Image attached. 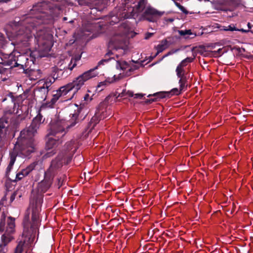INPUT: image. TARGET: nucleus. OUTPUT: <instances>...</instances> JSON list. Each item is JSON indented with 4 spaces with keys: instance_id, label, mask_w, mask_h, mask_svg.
I'll use <instances>...</instances> for the list:
<instances>
[{
    "instance_id": "f257e3e1",
    "label": "nucleus",
    "mask_w": 253,
    "mask_h": 253,
    "mask_svg": "<svg viewBox=\"0 0 253 253\" xmlns=\"http://www.w3.org/2000/svg\"><path fill=\"white\" fill-rule=\"evenodd\" d=\"M56 9L51 7L50 4L43 1L33 5L29 13L19 21L20 27L17 36H23L29 39L33 35L38 37V41L41 45L40 50L46 54L51 49L52 34L47 33L44 35V29L42 30L43 24H52L56 15Z\"/></svg>"
},
{
    "instance_id": "f03ea898",
    "label": "nucleus",
    "mask_w": 253,
    "mask_h": 253,
    "mask_svg": "<svg viewBox=\"0 0 253 253\" xmlns=\"http://www.w3.org/2000/svg\"><path fill=\"white\" fill-rule=\"evenodd\" d=\"M73 146V142L71 141L66 143L64 152L58 156L51 162L49 168L44 173V179L38 183L37 187L33 190L30 200V208L32 209L31 229L32 232L37 229L40 224L39 213L41 211L43 201L42 194L51 186L54 175L55 170L61 168L63 164H69L72 158L73 152L76 147Z\"/></svg>"
},
{
    "instance_id": "7ed1b4c3",
    "label": "nucleus",
    "mask_w": 253,
    "mask_h": 253,
    "mask_svg": "<svg viewBox=\"0 0 253 253\" xmlns=\"http://www.w3.org/2000/svg\"><path fill=\"white\" fill-rule=\"evenodd\" d=\"M44 121V119L42 118V116L39 113L33 120V121L28 128L23 129L20 132V136L18 138L17 141L15 144V149L19 148L20 142L27 146V150H26L25 147H23L21 149V153L24 156L30 155L35 151V144L34 136L37 132L38 129L40 125Z\"/></svg>"
},
{
    "instance_id": "20e7f679",
    "label": "nucleus",
    "mask_w": 253,
    "mask_h": 253,
    "mask_svg": "<svg viewBox=\"0 0 253 253\" xmlns=\"http://www.w3.org/2000/svg\"><path fill=\"white\" fill-rule=\"evenodd\" d=\"M109 60V59H105L100 60L98 63V66L95 68L84 72L77 77L72 82L61 86L58 90L62 97H64L67 95L68 92L73 90V93L71 96L68 98H64V99L67 100L71 99L78 91L84 85L85 82L98 75V73L96 71L98 66L104 65V63L108 62Z\"/></svg>"
},
{
    "instance_id": "39448f33",
    "label": "nucleus",
    "mask_w": 253,
    "mask_h": 253,
    "mask_svg": "<svg viewBox=\"0 0 253 253\" xmlns=\"http://www.w3.org/2000/svg\"><path fill=\"white\" fill-rule=\"evenodd\" d=\"M78 115L72 114L69 121L66 122L63 120H57L52 122L50 125L48 136H55L58 139L61 138L70 128L74 126L78 121Z\"/></svg>"
},
{
    "instance_id": "423d86ee",
    "label": "nucleus",
    "mask_w": 253,
    "mask_h": 253,
    "mask_svg": "<svg viewBox=\"0 0 253 253\" xmlns=\"http://www.w3.org/2000/svg\"><path fill=\"white\" fill-rule=\"evenodd\" d=\"M5 218V215L3 213L0 222V232L5 231L4 234L1 236V240L4 246L13 239L11 235L15 232V227L14 218L11 216L8 217L6 225L4 222Z\"/></svg>"
},
{
    "instance_id": "0eeeda50",
    "label": "nucleus",
    "mask_w": 253,
    "mask_h": 253,
    "mask_svg": "<svg viewBox=\"0 0 253 253\" xmlns=\"http://www.w3.org/2000/svg\"><path fill=\"white\" fill-rule=\"evenodd\" d=\"M126 46V41L124 36H115L113 37L109 43V47L113 50L109 51L105 54L106 57L115 54L117 57L118 55L115 52L118 49H124Z\"/></svg>"
},
{
    "instance_id": "6e6552de",
    "label": "nucleus",
    "mask_w": 253,
    "mask_h": 253,
    "mask_svg": "<svg viewBox=\"0 0 253 253\" xmlns=\"http://www.w3.org/2000/svg\"><path fill=\"white\" fill-rule=\"evenodd\" d=\"M112 116V111L110 108L107 106L106 101L101 102L97 109L94 116L91 118L90 125L93 124V127L99 121Z\"/></svg>"
},
{
    "instance_id": "1a4fd4ad",
    "label": "nucleus",
    "mask_w": 253,
    "mask_h": 253,
    "mask_svg": "<svg viewBox=\"0 0 253 253\" xmlns=\"http://www.w3.org/2000/svg\"><path fill=\"white\" fill-rule=\"evenodd\" d=\"M31 237V235L28 232V229L24 226L23 239L19 242L14 253H30Z\"/></svg>"
},
{
    "instance_id": "9d476101",
    "label": "nucleus",
    "mask_w": 253,
    "mask_h": 253,
    "mask_svg": "<svg viewBox=\"0 0 253 253\" xmlns=\"http://www.w3.org/2000/svg\"><path fill=\"white\" fill-rule=\"evenodd\" d=\"M164 14V12L160 11L151 7H148L142 15V19L149 22H155Z\"/></svg>"
},
{
    "instance_id": "9b49d317",
    "label": "nucleus",
    "mask_w": 253,
    "mask_h": 253,
    "mask_svg": "<svg viewBox=\"0 0 253 253\" xmlns=\"http://www.w3.org/2000/svg\"><path fill=\"white\" fill-rule=\"evenodd\" d=\"M51 85V82L50 81H41L39 86L37 88V96L43 101L45 100Z\"/></svg>"
},
{
    "instance_id": "f8f14e48",
    "label": "nucleus",
    "mask_w": 253,
    "mask_h": 253,
    "mask_svg": "<svg viewBox=\"0 0 253 253\" xmlns=\"http://www.w3.org/2000/svg\"><path fill=\"white\" fill-rule=\"evenodd\" d=\"M48 139L46 144L47 151L43 156L44 159L50 157L55 153L54 148L57 146L60 139L56 138L55 136H48Z\"/></svg>"
},
{
    "instance_id": "ddd939ff",
    "label": "nucleus",
    "mask_w": 253,
    "mask_h": 253,
    "mask_svg": "<svg viewBox=\"0 0 253 253\" xmlns=\"http://www.w3.org/2000/svg\"><path fill=\"white\" fill-rule=\"evenodd\" d=\"M20 147L19 148L17 149L16 150L15 149V146L13 148V151L10 153V162L9 163L8 166H11V167H13V166L15 162L16 158L17 156H19L21 157H28L30 155H28L27 156H24L20 152L21 149L23 147H25L26 148V150H27V146L22 144V142H20Z\"/></svg>"
},
{
    "instance_id": "4468645a",
    "label": "nucleus",
    "mask_w": 253,
    "mask_h": 253,
    "mask_svg": "<svg viewBox=\"0 0 253 253\" xmlns=\"http://www.w3.org/2000/svg\"><path fill=\"white\" fill-rule=\"evenodd\" d=\"M38 164V162H34L27 166L25 169H23L16 174V180H20L24 177L28 175L32 171Z\"/></svg>"
},
{
    "instance_id": "2eb2a0df",
    "label": "nucleus",
    "mask_w": 253,
    "mask_h": 253,
    "mask_svg": "<svg viewBox=\"0 0 253 253\" xmlns=\"http://www.w3.org/2000/svg\"><path fill=\"white\" fill-rule=\"evenodd\" d=\"M193 59L192 58L187 57L183 60L177 66L176 69V75L179 78L184 77V71L183 67L186 66L187 63L192 62Z\"/></svg>"
},
{
    "instance_id": "dca6fc26",
    "label": "nucleus",
    "mask_w": 253,
    "mask_h": 253,
    "mask_svg": "<svg viewBox=\"0 0 253 253\" xmlns=\"http://www.w3.org/2000/svg\"><path fill=\"white\" fill-rule=\"evenodd\" d=\"M116 67L117 68H120L122 70H128L130 72L133 71L134 70L137 68V67L136 66H134V67H131L126 62L122 60H118L117 61Z\"/></svg>"
},
{
    "instance_id": "f3484780",
    "label": "nucleus",
    "mask_w": 253,
    "mask_h": 253,
    "mask_svg": "<svg viewBox=\"0 0 253 253\" xmlns=\"http://www.w3.org/2000/svg\"><path fill=\"white\" fill-rule=\"evenodd\" d=\"M62 96L58 90L53 91L52 98L51 99L50 101L46 103V106L48 107H52L53 105L57 102V101Z\"/></svg>"
},
{
    "instance_id": "a211bd4d",
    "label": "nucleus",
    "mask_w": 253,
    "mask_h": 253,
    "mask_svg": "<svg viewBox=\"0 0 253 253\" xmlns=\"http://www.w3.org/2000/svg\"><path fill=\"white\" fill-rule=\"evenodd\" d=\"M168 46V41L167 40H162L160 43L156 46V49L157 50L156 55H157L167 48Z\"/></svg>"
},
{
    "instance_id": "6ab92c4d",
    "label": "nucleus",
    "mask_w": 253,
    "mask_h": 253,
    "mask_svg": "<svg viewBox=\"0 0 253 253\" xmlns=\"http://www.w3.org/2000/svg\"><path fill=\"white\" fill-rule=\"evenodd\" d=\"M127 95L129 97H134L135 98H142L144 94L142 93H136L133 94V93L131 91H124L121 94H120L118 97H123L125 95Z\"/></svg>"
},
{
    "instance_id": "aec40b11",
    "label": "nucleus",
    "mask_w": 253,
    "mask_h": 253,
    "mask_svg": "<svg viewBox=\"0 0 253 253\" xmlns=\"http://www.w3.org/2000/svg\"><path fill=\"white\" fill-rule=\"evenodd\" d=\"M178 32L180 36H184L185 38H193L196 36V34L193 33L191 30H179Z\"/></svg>"
},
{
    "instance_id": "412c9836",
    "label": "nucleus",
    "mask_w": 253,
    "mask_h": 253,
    "mask_svg": "<svg viewBox=\"0 0 253 253\" xmlns=\"http://www.w3.org/2000/svg\"><path fill=\"white\" fill-rule=\"evenodd\" d=\"M81 58V55L76 56L74 58L71 59L70 63L69 64L68 68L70 70H72L76 66V62L79 61Z\"/></svg>"
},
{
    "instance_id": "4be33fe9",
    "label": "nucleus",
    "mask_w": 253,
    "mask_h": 253,
    "mask_svg": "<svg viewBox=\"0 0 253 253\" xmlns=\"http://www.w3.org/2000/svg\"><path fill=\"white\" fill-rule=\"evenodd\" d=\"M179 84L180 90H184L187 86V80L185 77L180 78Z\"/></svg>"
},
{
    "instance_id": "5701e85b",
    "label": "nucleus",
    "mask_w": 253,
    "mask_h": 253,
    "mask_svg": "<svg viewBox=\"0 0 253 253\" xmlns=\"http://www.w3.org/2000/svg\"><path fill=\"white\" fill-rule=\"evenodd\" d=\"M153 95L154 96H156V98H155V99H152V101H155L157 100V98H163L166 97L167 96H169V93H167V92H159V93H155V94H154Z\"/></svg>"
},
{
    "instance_id": "b1692460",
    "label": "nucleus",
    "mask_w": 253,
    "mask_h": 253,
    "mask_svg": "<svg viewBox=\"0 0 253 253\" xmlns=\"http://www.w3.org/2000/svg\"><path fill=\"white\" fill-rule=\"evenodd\" d=\"M224 31H242L243 32L245 31L243 29L238 30L235 28L234 25H230L227 26H224L222 29Z\"/></svg>"
},
{
    "instance_id": "393cba45",
    "label": "nucleus",
    "mask_w": 253,
    "mask_h": 253,
    "mask_svg": "<svg viewBox=\"0 0 253 253\" xmlns=\"http://www.w3.org/2000/svg\"><path fill=\"white\" fill-rule=\"evenodd\" d=\"M9 115L13 116V115L11 114V113H5V114L4 115V117L2 118L1 122H3V121H4L5 123L6 124H8L9 123H10V120L9 119V118L7 117V116H9Z\"/></svg>"
},
{
    "instance_id": "a878e982",
    "label": "nucleus",
    "mask_w": 253,
    "mask_h": 253,
    "mask_svg": "<svg viewBox=\"0 0 253 253\" xmlns=\"http://www.w3.org/2000/svg\"><path fill=\"white\" fill-rule=\"evenodd\" d=\"M80 5H88L90 3V0H77Z\"/></svg>"
},
{
    "instance_id": "bb28decb",
    "label": "nucleus",
    "mask_w": 253,
    "mask_h": 253,
    "mask_svg": "<svg viewBox=\"0 0 253 253\" xmlns=\"http://www.w3.org/2000/svg\"><path fill=\"white\" fill-rule=\"evenodd\" d=\"M176 6L184 13L185 14H187L188 13V11H187V10L185 9V8L184 7H183V6H182L181 5H180V3H178V2H175V3Z\"/></svg>"
},
{
    "instance_id": "cd10ccee",
    "label": "nucleus",
    "mask_w": 253,
    "mask_h": 253,
    "mask_svg": "<svg viewBox=\"0 0 253 253\" xmlns=\"http://www.w3.org/2000/svg\"><path fill=\"white\" fill-rule=\"evenodd\" d=\"M65 177V175H63L59 178H57V180H58L57 186H58V188H59L62 186L63 182H64Z\"/></svg>"
},
{
    "instance_id": "c85d7f7f",
    "label": "nucleus",
    "mask_w": 253,
    "mask_h": 253,
    "mask_svg": "<svg viewBox=\"0 0 253 253\" xmlns=\"http://www.w3.org/2000/svg\"><path fill=\"white\" fill-rule=\"evenodd\" d=\"M5 43V40L3 36L0 34V49L4 46Z\"/></svg>"
},
{
    "instance_id": "c756f323",
    "label": "nucleus",
    "mask_w": 253,
    "mask_h": 253,
    "mask_svg": "<svg viewBox=\"0 0 253 253\" xmlns=\"http://www.w3.org/2000/svg\"><path fill=\"white\" fill-rule=\"evenodd\" d=\"M4 126H0V151L1 150V148L3 145V143L1 141V135L3 133V129L4 128Z\"/></svg>"
},
{
    "instance_id": "7c9ffc66",
    "label": "nucleus",
    "mask_w": 253,
    "mask_h": 253,
    "mask_svg": "<svg viewBox=\"0 0 253 253\" xmlns=\"http://www.w3.org/2000/svg\"><path fill=\"white\" fill-rule=\"evenodd\" d=\"M181 91L180 89H177V88H174L173 89H172L171 90V92L173 94H175V95H178L181 92Z\"/></svg>"
},
{
    "instance_id": "2f4dec72",
    "label": "nucleus",
    "mask_w": 253,
    "mask_h": 253,
    "mask_svg": "<svg viewBox=\"0 0 253 253\" xmlns=\"http://www.w3.org/2000/svg\"><path fill=\"white\" fill-rule=\"evenodd\" d=\"M144 7L143 5V2L142 1H140L138 2L137 4V9L139 11H140L141 10V8L142 9Z\"/></svg>"
},
{
    "instance_id": "473e14b6",
    "label": "nucleus",
    "mask_w": 253,
    "mask_h": 253,
    "mask_svg": "<svg viewBox=\"0 0 253 253\" xmlns=\"http://www.w3.org/2000/svg\"><path fill=\"white\" fill-rule=\"evenodd\" d=\"M153 35V33H147L145 34V39L146 40H147V39H149L150 37H151Z\"/></svg>"
},
{
    "instance_id": "72a5a7b5",
    "label": "nucleus",
    "mask_w": 253,
    "mask_h": 253,
    "mask_svg": "<svg viewBox=\"0 0 253 253\" xmlns=\"http://www.w3.org/2000/svg\"><path fill=\"white\" fill-rule=\"evenodd\" d=\"M12 168V167L8 165L7 169H6V173L7 174H8Z\"/></svg>"
},
{
    "instance_id": "f704fd0d",
    "label": "nucleus",
    "mask_w": 253,
    "mask_h": 253,
    "mask_svg": "<svg viewBox=\"0 0 253 253\" xmlns=\"http://www.w3.org/2000/svg\"><path fill=\"white\" fill-rule=\"evenodd\" d=\"M178 50V49H173V50H171L170 51V52H171V53H172V54L176 52Z\"/></svg>"
},
{
    "instance_id": "c9c22d12",
    "label": "nucleus",
    "mask_w": 253,
    "mask_h": 253,
    "mask_svg": "<svg viewBox=\"0 0 253 253\" xmlns=\"http://www.w3.org/2000/svg\"><path fill=\"white\" fill-rule=\"evenodd\" d=\"M171 54H172V53H171V52H170V51H169V52L167 53V54L166 55V56H168V55H171Z\"/></svg>"
},
{
    "instance_id": "e433bc0d",
    "label": "nucleus",
    "mask_w": 253,
    "mask_h": 253,
    "mask_svg": "<svg viewBox=\"0 0 253 253\" xmlns=\"http://www.w3.org/2000/svg\"><path fill=\"white\" fill-rule=\"evenodd\" d=\"M123 17H124V18H129V16H126V15H125Z\"/></svg>"
},
{
    "instance_id": "4c0bfd02",
    "label": "nucleus",
    "mask_w": 253,
    "mask_h": 253,
    "mask_svg": "<svg viewBox=\"0 0 253 253\" xmlns=\"http://www.w3.org/2000/svg\"><path fill=\"white\" fill-rule=\"evenodd\" d=\"M67 20V18L66 17H64L63 18V20H64V21H66V20Z\"/></svg>"
},
{
    "instance_id": "58836bf2",
    "label": "nucleus",
    "mask_w": 253,
    "mask_h": 253,
    "mask_svg": "<svg viewBox=\"0 0 253 253\" xmlns=\"http://www.w3.org/2000/svg\"><path fill=\"white\" fill-rule=\"evenodd\" d=\"M102 85V82L100 83L99 84V85H98V87H100V86H101Z\"/></svg>"
},
{
    "instance_id": "ea45409f",
    "label": "nucleus",
    "mask_w": 253,
    "mask_h": 253,
    "mask_svg": "<svg viewBox=\"0 0 253 253\" xmlns=\"http://www.w3.org/2000/svg\"><path fill=\"white\" fill-rule=\"evenodd\" d=\"M73 22V21L72 20L70 21V22H70V23H72Z\"/></svg>"
},
{
    "instance_id": "a19ab883",
    "label": "nucleus",
    "mask_w": 253,
    "mask_h": 253,
    "mask_svg": "<svg viewBox=\"0 0 253 253\" xmlns=\"http://www.w3.org/2000/svg\"><path fill=\"white\" fill-rule=\"evenodd\" d=\"M24 57V56H20V58H23Z\"/></svg>"
},
{
    "instance_id": "79ce46f5",
    "label": "nucleus",
    "mask_w": 253,
    "mask_h": 253,
    "mask_svg": "<svg viewBox=\"0 0 253 253\" xmlns=\"http://www.w3.org/2000/svg\"><path fill=\"white\" fill-rule=\"evenodd\" d=\"M79 158H80V159H82V156H79Z\"/></svg>"
},
{
    "instance_id": "37998d69",
    "label": "nucleus",
    "mask_w": 253,
    "mask_h": 253,
    "mask_svg": "<svg viewBox=\"0 0 253 253\" xmlns=\"http://www.w3.org/2000/svg\"><path fill=\"white\" fill-rule=\"evenodd\" d=\"M14 199V198L12 197V196L11 197V200H13V199Z\"/></svg>"
},
{
    "instance_id": "c03bdc74",
    "label": "nucleus",
    "mask_w": 253,
    "mask_h": 253,
    "mask_svg": "<svg viewBox=\"0 0 253 253\" xmlns=\"http://www.w3.org/2000/svg\"><path fill=\"white\" fill-rule=\"evenodd\" d=\"M44 55H45L44 54L41 55V56H44Z\"/></svg>"
},
{
    "instance_id": "a18cd8bd",
    "label": "nucleus",
    "mask_w": 253,
    "mask_h": 253,
    "mask_svg": "<svg viewBox=\"0 0 253 253\" xmlns=\"http://www.w3.org/2000/svg\"><path fill=\"white\" fill-rule=\"evenodd\" d=\"M151 95L149 94L148 95V97L150 96Z\"/></svg>"
},
{
    "instance_id": "49530a36",
    "label": "nucleus",
    "mask_w": 253,
    "mask_h": 253,
    "mask_svg": "<svg viewBox=\"0 0 253 253\" xmlns=\"http://www.w3.org/2000/svg\"><path fill=\"white\" fill-rule=\"evenodd\" d=\"M114 78H115V80H116V79H115L116 76H114Z\"/></svg>"
}]
</instances>
